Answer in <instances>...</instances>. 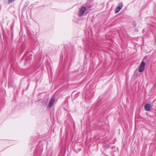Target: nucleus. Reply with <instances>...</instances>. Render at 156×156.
<instances>
[{"label":"nucleus","instance_id":"obj_1","mask_svg":"<svg viewBox=\"0 0 156 156\" xmlns=\"http://www.w3.org/2000/svg\"><path fill=\"white\" fill-rule=\"evenodd\" d=\"M123 7V3L122 2H120L116 7L115 11V13H118L121 10Z\"/></svg>","mask_w":156,"mask_h":156},{"label":"nucleus","instance_id":"obj_2","mask_svg":"<svg viewBox=\"0 0 156 156\" xmlns=\"http://www.w3.org/2000/svg\"><path fill=\"white\" fill-rule=\"evenodd\" d=\"M145 65V63L144 62V61L142 60L140 65V67L139 69L140 72H142L144 71V69Z\"/></svg>","mask_w":156,"mask_h":156},{"label":"nucleus","instance_id":"obj_3","mask_svg":"<svg viewBox=\"0 0 156 156\" xmlns=\"http://www.w3.org/2000/svg\"><path fill=\"white\" fill-rule=\"evenodd\" d=\"M55 99L54 97H52L51 98L48 104V106L49 107L51 108L53 105L55 104Z\"/></svg>","mask_w":156,"mask_h":156},{"label":"nucleus","instance_id":"obj_4","mask_svg":"<svg viewBox=\"0 0 156 156\" xmlns=\"http://www.w3.org/2000/svg\"><path fill=\"white\" fill-rule=\"evenodd\" d=\"M86 10V8L85 6H82L79 12V16L81 17L83 15L84 12Z\"/></svg>","mask_w":156,"mask_h":156},{"label":"nucleus","instance_id":"obj_5","mask_svg":"<svg viewBox=\"0 0 156 156\" xmlns=\"http://www.w3.org/2000/svg\"><path fill=\"white\" fill-rule=\"evenodd\" d=\"M151 106L150 104L148 103L146 104L144 107V109L147 111H151Z\"/></svg>","mask_w":156,"mask_h":156},{"label":"nucleus","instance_id":"obj_6","mask_svg":"<svg viewBox=\"0 0 156 156\" xmlns=\"http://www.w3.org/2000/svg\"><path fill=\"white\" fill-rule=\"evenodd\" d=\"M85 7L86 8V10L89 9L92 7V6L90 3L88 2L86 3L85 4Z\"/></svg>","mask_w":156,"mask_h":156},{"label":"nucleus","instance_id":"obj_7","mask_svg":"<svg viewBox=\"0 0 156 156\" xmlns=\"http://www.w3.org/2000/svg\"><path fill=\"white\" fill-rule=\"evenodd\" d=\"M133 24L134 27H135L136 25V23L135 21L133 22Z\"/></svg>","mask_w":156,"mask_h":156},{"label":"nucleus","instance_id":"obj_8","mask_svg":"<svg viewBox=\"0 0 156 156\" xmlns=\"http://www.w3.org/2000/svg\"><path fill=\"white\" fill-rule=\"evenodd\" d=\"M63 55H62V58H63Z\"/></svg>","mask_w":156,"mask_h":156}]
</instances>
